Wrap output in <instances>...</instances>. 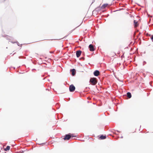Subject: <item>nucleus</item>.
Returning a JSON list of instances; mask_svg holds the SVG:
<instances>
[{"label": "nucleus", "mask_w": 153, "mask_h": 153, "mask_svg": "<svg viewBox=\"0 0 153 153\" xmlns=\"http://www.w3.org/2000/svg\"><path fill=\"white\" fill-rule=\"evenodd\" d=\"M134 25L135 27H137L139 25V23L138 22L135 20L134 21Z\"/></svg>", "instance_id": "obj_7"}, {"label": "nucleus", "mask_w": 153, "mask_h": 153, "mask_svg": "<svg viewBox=\"0 0 153 153\" xmlns=\"http://www.w3.org/2000/svg\"><path fill=\"white\" fill-rule=\"evenodd\" d=\"M71 74L72 76H74L76 73V71L75 69H73L71 70Z\"/></svg>", "instance_id": "obj_8"}, {"label": "nucleus", "mask_w": 153, "mask_h": 153, "mask_svg": "<svg viewBox=\"0 0 153 153\" xmlns=\"http://www.w3.org/2000/svg\"><path fill=\"white\" fill-rule=\"evenodd\" d=\"M127 97L129 98H131V93L130 92H128L127 94Z\"/></svg>", "instance_id": "obj_11"}, {"label": "nucleus", "mask_w": 153, "mask_h": 153, "mask_svg": "<svg viewBox=\"0 0 153 153\" xmlns=\"http://www.w3.org/2000/svg\"><path fill=\"white\" fill-rule=\"evenodd\" d=\"M71 137V135L69 134H66L65 136V137H64L63 139L65 140H68L70 139V138Z\"/></svg>", "instance_id": "obj_3"}, {"label": "nucleus", "mask_w": 153, "mask_h": 153, "mask_svg": "<svg viewBox=\"0 0 153 153\" xmlns=\"http://www.w3.org/2000/svg\"><path fill=\"white\" fill-rule=\"evenodd\" d=\"M90 82L93 85H95L97 83V80L96 78H91L90 79Z\"/></svg>", "instance_id": "obj_1"}, {"label": "nucleus", "mask_w": 153, "mask_h": 153, "mask_svg": "<svg viewBox=\"0 0 153 153\" xmlns=\"http://www.w3.org/2000/svg\"><path fill=\"white\" fill-rule=\"evenodd\" d=\"M89 48L91 51H93L94 50V48L93 45L90 44L89 46Z\"/></svg>", "instance_id": "obj_4"}, {"label": "nucleus", "mask_w": 153, "mask_h": 153, "mask_svg": "<svg viewBox=\"0 0 153 153\" xmlns=\"http://www.w3.org/2000/svg\"><path fill=\"white\" fill-rule=\"evenodd\" d=\"M151 39L153 41V35L151 37Z\"/></svg>", "instance_id": "obj_13"}, {"label": "nucleus", "mask_w": 153, "mask_h": 153, "mask_svg": "<svg viewBox=\"0 0 153 153\" xmlns=\"http://www.w3.org/2000/svg\"><path fill=\"white\" fill-rule=\"evenodd\" d=\"M71 137H74V136L73 135V134H72L71 135Z\"/></svg>", "instance_id": "obj_14"}, {"label": "nucleus", "mask_w": 153, "mask_h": 153, "mask_svg": "<svg viewBox=\"0 0 153 153\" xmlns=\"http://www.w3.org/2000/svg\"><path fill=\"white\" fill-rule=\"evenodd\" d=\"M75 89V86L73 85H71L69 87V90L71 92L74 91Z\"/></svg>", "instance_id": "obj_2"}, {"label": "nucleus", "mask_w": 153, "mask_h": 153, "mask_svg": "<svg viewBox=\"0 0 153 153\" xmlns=\"http://www.w3.org/2000/svg\"><path fill=\"white\" fill-rule=\"evenodd\" d=\"M82 51H78L76 52V56L77 57H79L81 54Z\"/></svg>", "instance_id": "obj_5"}, {"label": "nucleus", "mask_w": 153, "mask_h": 153, "mask_svg": "<svg viewBox=\"0 0 153 153\" xmlns=\"http://www.w3.org/2000/svg\"><path fill=\"white\" fill-rule=\"evenodd\" d=\"M10 146H7L6 148L4 149V150L5 151H8V150H10Z\"/></svg>", "instance_id": "obj_12"}, {"label": "nucleus", "mask_w": 153, "mask_h": 153, "mask_svg": "<svg viewBox=\"0 0 153 153\" xmlns=\"http://www.w3.org/2000/svg\"><path fill=\"white\" fill-rule=\"evenodd\" d=\"M108 5V4H104L102 6L101 8L102 9L105 8V7H107Z\"/></svg>", "instance_id": "obj_10"}, {"label": "nucleus", "mask_w": 153, "mask_h": 153, "mask_svg": "<svg viewBox=\"0 0 153 153\" xmlns=\"http://www.w3.org/2000/svg\"><path fill=\"white\" fill-rule=\"evenodd\" d=\"M100 139L101 140L104 139L106 138V136H103V135H101L100 137Z\"/></svg>", "instance_id": "obj_9"}, {"label": "nucleus", "mask_w": 153, "mask_h": 153, "mask_svg": "<svg viewBox=\"0 0 153 153\" xmlns=\"http://www.w3.org/2000/svg\"><path fill=\"white\" fill-rule=\"evenodd\" d=\"M100 74L99 71L98 70H96L95 71L94 73V76H98Z\"/></svg>", "instance_id": "obj_6"}]
</instances>
